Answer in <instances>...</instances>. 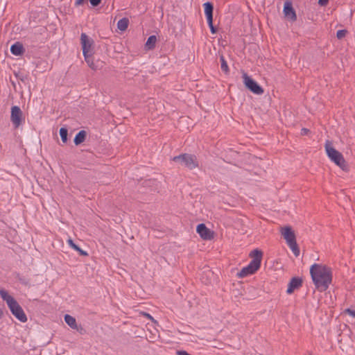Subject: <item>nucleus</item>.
<instances>
[{"label": "nucleus", "mask_w": 355, "mask_h": 355, "mask_svg": "<svg viewBox=\"0 0 355 355\" xmlns=\"http://www.w3.org/2000/svg\"><path fill=\"white\" fill-rule=\"evenodd\" d=\"M10 51L13 55L19 56L21 55L24 53L25 49L23 45L20 42H17L11 46Z\"/></svg>", "instance_id": "obj_14"}, {"label": "nucleus", "mask_w": 355, "mask_h": 355, "mask_svg": "<svg viewBox=\"0 0 355 355\" xmlns=\"http://www.w3.org/2000/svg\"><path fill=\"white\" fill-rule=\"evenodd\" d=\"M23 113L20 107L15 105L11 107L10 120L15 128H18L22 121Z\"/></svg>", "instance_id": "obj_7"}, {"label": "nucleus", "mask_w": 355, "mask_h": 355, "mask_svg": "<svg viewBox=\"0 0 355 355\" xmlns=\"http://www.w3.org/2000/svg\"><path fill=\"white\" fill-rule=\"evenodd\" d=\"M155 46V35H151L148 37L146 44L145 48L146 49H151Z\"/></svg>", "instance_id": "obj_20"}, {"label": "nucleus", "mask_w": 355, "mask_h": 355, "mask_svg": "<svg viewBox=\"0 0 355 355\" xmlns=\"http://www.w3.org/2000/svg\"><path fill=\"white\" fill-rule=\"evenodd\" d=\"M302 279L299 277H293L288 284L286 293L291 294L295 290L300 288L302 286Z\"/></svg>", "instance_id": "obj_12"}, {"label": "nucleus", "mask_w": 355, "mask_h": 355, "mask_svg": "<svg viewBox=\"0 0 355 355\" xmlns=\"http://www.w3.org/2000/svg\"><path fill=\"white\" fill-rule=\"evenodd\" d=\"M3 314V310H2V309H0V318H2Z\"/></svg>", "instance_id": "obj_33"}, {"label": "nucleus", "mask_w": 355, "mask_h": 355, "mask_svg": "<svg viewBox=\"0 0 355 355\" xmlns=\"http://www.w3.org/2000/svg\"><path fill=\"white\" fill-rule=\"evenodd\" d=\"M310 132V130L307 128H303L302 130H301V135H307L309 132Z\"/></svg>", "instance_id": "obj_30"}, {"label": "nucleus", "mask_w": 355, "mask_h": 355, "mask_svg": "<svg viewBox=\"0 0 355 355\" xmlns=\"http://www.w3.org/2000/svg\"><path fill=\"white\" fill-rule=\"evenodd\" d=\"M64 321L71 328H72L73 329H78L76 320L75 318H73V316L66 314L64 315Z\"/></svg>", "instance_id": "obj_16"}, {"label": "nucleus", "mask_w": 355, "mask_h": 355, "mask_svg": "<svg viewBox=\"0 0 355 355\" xmlns=\"http://www.w3.org/2000/svg\"><path fill=\"white\" fill-rule=\"evenodd\" d=\"M329 1V0H318V4L320 6H326L328 4Z\"/></svg>", "instance_id": "obj_28"}, {"label": "nucleus", "mask_w": 355, "mask_h": 355, "mask_svg": "<svg viewBox=\"0 0 355 355\" xmlns=\"http://www.w3.org/2000/svg\"><path fill=\"white\" fill-rule=\"evenodd\" d=\"M249 256L252 259L250 263L243 268L237 273L239 278H243L248 275L254 274L261 267L263 252L259 249H254L250 252Z\"/></svg>", "instance_id": "obj_2"}, {"label": "nucleus", "mask_w": 355, "mask_h": 355, "mask_svg": "<svg viewBox=\"0 0 355 355\" xmlns=\"http://www.w3.org/2000/svg\"><path fill=\"white\" fill-rule=\"evenodd\" d=\"M309 355H313V354H312V353L309 352Z\"/></svg>", "instance_id": "obj_34"}, {"label": "nucleus", "mask_w": 355, "mask_h": 355, "mask_svg": "<svg viewBox=\"0 0 355 355\" xmlns=\"http://www.w3.org/2000/svg\"><path fill=\"white\" fill-rule=\"evenodd\" d=\"M208 26L210 28V31L212 34H216L217 33V28L213 24V19L211 21H207Z\"/></svg>", "instance_id": "obj_25"}, {"label": "nucleus", "mask_w": 355, "mask_h": 355, "mask_svg": "<svg viewBox=\"0 0 355 355\" xmlns=\"http://www.w3.org/2000/svg\"><path fill=\"white\" fill-rule=\"evenodd\" d=\"M220 68L223 71H224L225 73H229L230 69L227 65V63L223 55L220 56Z\"/></svg>", "instance_id": "obj_21"}, {"label": "nucleus", "mask_w": 355, "mask_h": 355, "mask_svg": "<svg viewBox=\"0 0 355 355\" xmlns=\"http://www.w3.org/2000/svg\"><path fill=\"white\" fill-rule=\"evenodd\" d=\"M0 296L3 300L6 302L12 314L17 320L21 322H26L27 321V317L23 309L12 296L10 295L4 289L0 290Z\"/></svg>", "instance_id": "obj_3"}, {"label": "nucleus", "mask_w": 355, "mask_h": 355, "mask_svg": "<svg viewBox=\"0 0 355 355\" xmlns=\"http://www.w3.org/2000/svg\"><path fill=\"white\" fill-rule=\"evenodd\" d=\"M203 6L207 21H211V19H213V3L209 1H207L203 4Z\"/></svg>", "instance_id": "obj_13"}, {"label": "nucleus", "mask_w": 355, "mask_h": 355, "mask_svg": "<svg viewBox=\"0 0 355 355\" xmlns=\"http://www.w3.org/2000/svg\"><path fill=\"white\" fill-rule=\"evenodd\" d=\"M310 275L315 288L320 292L327 291L331 284L332 270L326 265L313 264L310 268Z\"/></svg>", "instance_id": "obj_1"}, {"label": "nucleus", "mask_w": 355, "mask_h": 355, "mask_svg": "<svg viewBox=\"0 0 355 355\" xmlns=\"http://www.w3.org/2000/svg\"><path fill=\"white\" fill-rule=\"evenodd\" d=\"M60 136L63 143H66L67 141V135L68 130L66 128H61L59 131Z\"/></svg>", "instance_id": "obj_22"}, {"label": "nucleus", "mask_w": 355, "mask_h": 355, "mask_svg": "<svg viewBox=\"0 0 355 355\" xmlns=\"http://www.w3.org/2000/svg\"><path fill=\"white\" fill-rule=\"evenodd\" d=\"M89 2L92 6L96 7L101 3V0H89Z\"/></svg>", "instance_id": "obj_27"}, {"label": "nucleus", "mask_w": 355, "mask_h": 355, "mask_svg": "<svg viewBox=\"0 0 355 355\" xmlns=\"http://www.w3.org/2000/svg\"><path fill=\"white\" fill-rule=\"evenodd\" d=\"M144 315L147 316L148 318H150L153 322H155V320L150 315H149L148 313H144Z\"/></svg>", "instance_id": "obj_32"}, {"label": "nucleus", "mask_w": 355, "mask_h": 355, "mask_svg": "<svg viewBox=\"0 0 355 355\" xmlns=\"http://www.w3.org/2000/svg\"><path fill=\"white\" fill-rule=\"evenodd\" d=\"M128 24H129V20L128 18H122L121 19L118 23H117V28L121 31H124L127 29L128 26Z\"/></svg>", "instance_id": "obj_18"}, {"label": "nucleus", "mask_w": 355, "mask_h": 355, "mask_svg": "<svg viewBox=\"0 0 355 355\" xmlns=\"http://www.w3.org/2000/svg\"><path fill=\"white\" fill-rule=\"evenodd\" d=\"M87 137V132L85 130L79 131L73 139V142L76 146L81 144L85 141Z\"/></svg>", "instance_id": "obj_15"}, {"label": "nucleus", "mask_w": 355, "mask_h": 355, "mask_svg": "<svg viewBox=\"0 0 355 355\" xmlns=\"http://www.w3.org/2000/svg\"><path fill=\"white\" fill-rule=\"evenodd\" d=\"M328 157L343 171H347L348 165L341 153L336 150L331 143L327 140L324 145Z\"/></svg>", "instance_id": "obj_4"}, {"label": "nucleus", "mask_w": 355, "mask_h": 355, "mask_svg": "<svg viewBox=\"0 0 355 355\" xmlns=\"http://www.w3.org/2000/svg\"><path fill=\"white\" fill-rule=\"evenodd\" d=\"M345 313H347L348 315H349L355 318V310H352L351 309H347L345 310Z\"/></svg>", "instance_id": "obj_26"}, {"label": "nucleus", "mask_w": 355, "mask_h": 355, "mask_svg": "<svg viewBox=\"0 0 355 355\" xmlns=\"http://www.w3.org/2000/svg\"><path fill=\"white\" fill-rule=\"evenodd\" d=\"M67 243L71 248H73L74 250L78 252L80 255H82V256H87L88 255V253L86 251L80 248L76 243H74V242L73 241V240L71 239H69L67 241Z\"/></svg>", "instance_id": "obj_17"}, {"label": "nucleus", "mask_w": 355, "mask_h": 355, "mask_svg": "<svg viewBox=\"0 0 355 355\" xmlns=\"http://www.w3.org/2000/svg\"><path fill=\"white\" fill-rule=\"evenodd\" d=\"M347 31L345 29L338 30L336 33V37L338 40H341L345 37Z\"/></svg>", "instance_id": "obj_24"}, {"label": "nucleus", "mask_w": 355, "mask_h": 355, "mask_svg": "<svg viewBox=\"0 0 355 355\" xmlns=\"http://www.w3.org/2000/svg\"><path fill=\"white\" fill-rule=\"evenodd\" d=\"M243 78L245 87L251 92L257 95H261L264 92L263 89L247 73L243 74Z\"/></svg>", "instance_id": "obj_6"}, {"label": "nucleus", "mask_w": 355, "mask_h": 355, "mask_svg": "<svg viewBox=\"0 0 355 355\" xmlns=\"http://www.w3.org/2000/svg\"><path fill=\"white\" fill-rule=\"evenodd\" d=\"M288 245L290 247V248L291 249L292 252H293V254L296 257L299 256V254H300V249H299V248L297 246V244L296 241L293 242L292 243H290Z\"/></svg>", "instance_id": "obj_23"}, {"label": "nucleus", "mask_w": 355, "mask_h": 355, "mask_svg": "<svg viewBox=\"0 0 355 355\" xmlns=\"http://www.w3.org/2000/svg\"><path fill=\"white\" fill-rule=\"evenodd\" d=\"M196 232L204 240H211L213 238V232H211L204 223L197 225Z\"/></svg>", "instance_id": "obj_10"}, {"label": "nucleus", "mask_w": 355, "mask_h": 355, "mask_svg": "<svg viewBox=\"0 0 355 355\" xmlns=\"http://www.w3.org/2000/svg\"><path fill=\"white\" fill-rule=\"evenodd\" d=\"M173 161L180 165L193 170L198 167V161L195 155L182 153L173 158Z\"/></svg>", "instance_id": "obj_5"}, {"label": "nucleus", "mask_w": 355, "mask_h": 355, "mask_svg": "<svg viewBox=\"0 0 355 355\" xmlns=\"http://www.w3.org/2000/svg\"><path fill=\"white\" fill-rule=\"evenodd\" d=\"M283 12L284 16L290 19L292 21L297 20V15L295 9L293 7V3L290 0H286L284 2Z\"/></svg>", "instance_id": "obj_9"}, {"label": "nucleus", "mask_w": 355, "mask_h": 355, "mask_svg": "<svg viewBox=\"0 0 355 355\" xmlns=\"http://www.w3.org/2000/svg\"><path fill=\"white\" fill-rule=\"evenodd\" d=\"M86 1L87 0H76L74 4L76 6H79L83 5Z\"/></svg>", "instance_id": "obj_29"}, {"label": "nucleus", "mask_w": 355, "mask_h": 355, "mask_svg": "<svg viewBox=\"0 0 355 355\" xmlns=\"http://www.w3.org/2000/svg\"><path fill=\"white\" fill-rule=\"evenodd\" d=\"M17 76L18 77V78L24 82L26 79H27V77L26 76H23V75H17Z\"/></svg>", "instance_id": "obj_31"}, {"label": "nucleus", "mask_w": 355, "mask_h": 355, "mask_svg": "<svg viewBox=\"0 0 355 355\" xmlns=\"http://www.w3.org/2000/svg\"><path fill=\"white\" fill-rule=\"evenodd\" d=\"M80 40L83 55L92 53L94 41L84 33L80 35Z\"/></svg>", "instance_id": "obj_8"}, {"label": "nucleus", "mask_w": 355, "mask_h": 355, "mask_svg": "<svg viewBox=\"0 0 355 355\" xmlns=\"http://www.w3.org/2000/svg\"><path fill=\"white\" fill-rule=\"evenodd\" d=\"M281 232L288 245L296 241L295 234L291 227H282Z\"/></svg>", "instance_id": "obj_11"}, {"label": "nucleus", "mask_w": 355, "mask_h": 355, "mask_svg": "<svg viewBox=\"0 0 355 355\" xmlns=\"http://www.w3.org/2000/svg\"><path fill=\"white\" fill-rule=\"evenodd\" d=\"M84 57H85V60L86 62L87 63L88 66L91 69H92L94 70H96L98 67L94 62V60H93L92 53L86 54V55H84Z\"/></svg>", "instance_id": "obj_19"}]
</instances>
